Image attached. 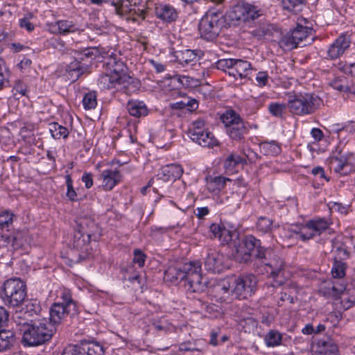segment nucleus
I'll list each match as a JSON object with an SVG mask.
<instances>
[{
    "instance_id": "nucleus-1",
    "label": "nucleus",
    "mask_w": 355,
    "mask_h": 355,
    "mask_svg": "<svg viewBox=\"0 0 355 355\" xmlns=\"http://www.w3.org/2000/svg\"><path fill=\"white\" fill-rule=\"evenodd\" d=\"M271 250L261 245L259 239L253 235L244 236L237 245H234L232 256L239 262L250 261L252 257L258 259H266Z\"/></svg>"
},
{
    "instance_id": "nucleus-2",
    "label": "nucleus",
    "mask_w": 355,
    "mask_h": 355,
    "mask_svg": "<svg viewBox=\"0 0 355 355\" xmlns=\"http://www.w3.org/2000/svg\"><path fill=\"white\" fill-rule=\"evenodd\" d=\"M56 329L44 318H39L24 329L21 341L25 346H38L49 341Z\"/></svg>"
},
{
    "instance_id": "nucleus-3",
    "label": "nucleus",
    "mask_w": 355,
    "mask_h": 355,
    "mask_svg": "<svg viewBox=\"0 0 355 355\" xmlns=\"http://www.w3.org/2000/svg\"><path fill=\"white\" fill-rule=\"evenodd\" d=\"M1 297L5 304L8 306L15 307L21 305L26 301V283L17 277L6 280L1 288Z\"/></svg>"
},
{
    "instance_id": "nucleus-4",
    "label": "nucleus",
    "mask_w": 355,
    "mask_h": 355,
    "mask_svg": "<svg viewBox=\"0 0 355 355\" xmlns=\"http://www.w3.org/2000/svg\"><path fill=\"white\" fill-rule=\"evenodd\" d=\"M16 307L12 313L11 320L21 332L39 318V305L35 301L26 300V302Z\"/></svg>"
},
{
    "instance_id": "nucleus-5",
    "label": "nucleus",
    "mask_w": 355,
    "mask_h": 355,
    "mask_svg": "<svg viewBox=\"0 0 355 355\" xmlns=\"http://www.w3.org/2000/svg\"><path fill=\"white\" fill-rule=\"evenodd\" d=\"M321 99L311 93L300 94L288 101V107L291 112L297 115L313 113L320 105Z\"/></svg>"
},
{
    "instance_id": "nucleus-6",
    "label": "nucleus",
    "mask_w": 355,
    "mask_h": 355,
    "mask_svg": "<svg viewBox=\"0 0 355 355\" xmlns=\"http://www.w3.org/2000/svg\"><path fill=\"white\" fill-rule=\"evenodd\" d=\"M220 119L226 128L227 134L232 139L241 141L248 133L246 123L235 111L227 110L222 114Z\"/></svg>"
},
{
    "instance_id": "nucleus-7",
    "label": "nucleus",
    "mask_w": 355,
    "mask_h": 355,
    "mask_svg": "<svg viewBox=\"0 0 355 355\" xmlns=\"http://www.w3.org/2000/svg\"><path fill=\"white\" fill-rule=\"evenodd\" d=\"M223 12L220 9L209 10L199 23L201 37L207 40L214 39L219 33L220 21L223 19Z\"/></svg>"
},
{
    "instance_id": "nucleus-8",
    "label": "nucleus",
    "mask_w": 355,
    "mask_h": 355,
    "mask_svg": "<svg viewBox=\"0 0 355 355\" xmlns=\"http://www.w3.org/2000/svg\"><path fill=\"white\" fill-rule=\"evenodd\" d=\"M329 166L340 175H347L355 171V155L339 151L329 158Z\"/></svg>"
},
{
    "instance_id": "nucleus-9",
    "label": "nucleus",
    "mask_w": 355,
    "mask_h": 355,
    "mask_svg": "<svg viewBox=\"0 0 355 355\" xmlns=\"http://www.w3.org/2000/svg\"><path fill=\"white\" fill-rule=\"evenodd\" d=\"M189 137L203 147H214L218 145V140L212 133L205 129L203 120H197L192 123L189 130Z\"/></svg>"
},
{
    "instance_id": "nucleus-10",
    "label": "nucleus",
    "mask_w": 355,
    "mask_h": 355,
    "mask_svg": "<svg viewBox=\"0 0 355 355\" xmlns=\"http://www.w3.org/2000/svg\"><path fill=\"white\" fill-rule=\"evenodd\" d=\"M234 288L232 290L235 297L245 299L255 291L257 284V277L253 275L239 276L233 279Z\"/></svg>"
},
{
    "instance_id": "nucleus-11",
    "label": "nucleus",
    "mask_w": 355,
    "mask_h": 355,
    "mask_svg": "<svg viewBox=\"0 0 355 355\" xmlns=\"http://www.w3.org/2000/svg\"><path fill=\"white\" fill-rule=\"evenodd\" d=\"M80 229L74 234L73 247L77 250H83L86 242H89L92 237L96 239L98 227L92 220H84L80 223Z\"/></svg>"
},
{
    "instance_id": "nucleus-12",
    "label": "nucleus",
    "mask_w": 355,
    "mask_h": 355,
    "mask_svg": "<svg viewBox=\"0 0 355 355\" xmlns=\"http://www.w3.org/2000/svg\"><path fill=\"white\" fill-rule=\"evenodd\" d=\"M261 15V10L257 6L249 4H239L232 8L229 14L232 21L247 22L258 18Z\"/></svg>"
},
{
    "instance_id": "nucleus-13",
    "label": "nucleus",
    "mask_w": 355,
    "mask_h": 355,
    "mask_svg": "<svg viewBox=\"0 0 355 355\" xmlns=\"http://www.w3.org/2000/svg\"><path fill=\"white\" fill-rule=\"evenodd\" d=\"M105 63L107 65V72L114 76H117L119 79L123 82V84L130 87L134 83L132 78L126 74L125 64L117 58L115 53L112 52L109 54Z\"/></svg>"
},
{
    "instance_id": "nucleus-14",
    "label": "nucleus",
    "mask_w": 355,
    "mask_h": 355,
    "mask_svg": "<svg viewBox=\"0 0 355 355\" xmlns=\"http://www.w3.org/2000/svg\"><path fill=\"white\" fill-rule=\"evenodd\" d=\"M76 305L69 304L65 306L59 303H54L50 309L49 322L56 329V326L67 320L68 317L76 313Z\"/></svg>"
},
{
    "instance_id": "nucleus-15",
    "label": "nucleus",
    "mask_w": 355,
    "mask_h": 355,
    "mask_svg": "<svg viewBox=\"0 0 355 355\" xmlns=\"http://www.w3.org/2000/svg\"><path fill=\"white\" fill-rule=\"evenodd\" d=\"M227 259L217 251L209 252L204 260L205 270L213 273H220L228 268Z\"/></svg>"
},
{
    "instance_id": "nucleus-16",
    "label": "nucleus",
    "mask_w": 355,
    "mask_h": 355,
    "mask_svg": "<svg viewBox=\"0 0 355 355\" xmlns=\"http://www.w3.org/2000/svg\"><path fill=\"white\" fill-rule=\"evenodd\" d=\"M350 44V36L347 33L341 34L329 46L327 50L328 58L336 60L340 58L349 48Z\"/></svg>"
},
{
    "instance_id": "nucleus-17",
    "label": "nucleus",
    "mask_w": 355,
    "mask_h": 355,
    "mask_svg": "<svg viewBox=\"0 0 355 355\" xmlns=\"http://www.w3.org/2000/svg\"><path fill=\"white\" fill-rule=\"evenodd\" d=\"M98 83L102 89H110L116 88L117 89H125L126 92H130V87L121 82L118 76H114L109 72L101 75L98 80Z\"/></svg>"
},
{
    "instance_id": "nucleus-18",
    "label": "nucleus",
    "mask_w": 355,
    "mask_h": 355,
    "mask_svg": "<svg viewBox=\"0 0 355 355\" xmlns=\"http://www.w3.org/2000/svg\"><path fill=\"white\" fill-rule=\"evenodd\" d=\"M183 168L178 164H168L163 166L157 175V179L164 182L175 181L181 178Z\"/></svg>"
},
{
    "instance_id": "nucleus-19",
    "label": "nucleus",
    "mask_w": 355,
    "mask_h": 355,
    "mask_svg": "<svg viewBox=\"0 0 355 355\" xmlns=\"http://www.w3.org/2000/svg\"><path fill=\"white\" fill-rule=\"evenodd\" d=\"M100 180L102 187L105 191L112 190L121 180V175L117 170L107 169L102 171Z\"/></svg>"
},
{
    "instance_id": "nucleus-20",
    "label": "nucleus",
    "mask_w": 355,
    "mask_h": 355,
    "mask_svg": "<svg viewBox=\"0 0 355 355\" xmlns=\"http://www.w3.org/2000/svg\"><path fill=\"white\" fill-rule=\"evenodd\" d=\"M292 31L294 40L297 42V46L303 43V46L311 44L313 40V28L304 26L301 24H297L296 28Z\"/></svg>"
},
{
    "instance_id": "nucleus-21",
    "label": "nucleus",
    "mask_w": 355,
    "mask_h": 355,
    "mask_svg": "<svg viewBox=\"0 0 355 355\" xmlns=\"http://www.w3.org/2000/svg\"><path fill=\"white\" fill-rule=\"evenodd\" d=\"M207 279L201 275L184 280V286L187 293H202L207 288Z\"/></svg>"
},
{
    "instance_id": "nucleus-22",
    "label": "nucleus",
    "mask_w": 355,
    "mask_h": 355,
    "mask_svg": "<svg viewBox=\"0 0 355 355\" xmlns=\"http://www.w3.org/2000/svg\"><path fill=\"white\" fill-rule=\"evenodd\" d=\"M52 28L55 33L63 35L82 31L78 24L69 19L58 20L52 25Z\"/></svg>"
},
{
    "instance_id": "nucleus-23",
    "label": "nucleus",
    "mask_w": 355,
    "mask_h": 355,
    "mask_svg": "<svg viewBox=\"0 0 355 355\" xmlns=\"http://www.w3.org/2000/svg\"><path fill=\"white\" fill-rule=\"evenodd\" d=\"M155 12L159 19L167 23L175 21L178 17L176 9L173 6L166 4L157 6Z\"/></svg>"
},
{
    "instance_id": "nucleus-24",
    "label": "nucleus",
    "mask_w": 355,
    "mask_h": 355,
    "mask_svg": "<svg viewBox=\"0 0 355 355\" xmlns=\"http://www.w3.org/2000/svg\"><path fill=\"white\" fill-rule=\"evenodd\" d=\"M291 236L299 238L305 241L314 237L309 221L304 225H294L290 228Z\"/></svg>"
},
{
    "instance_id": "nucleus-25",
    "label": "nucleus",
    "mask_w": 355,
    "mask_h": 355,
    "mask_svg": "<svg viewBox=\"0 0 355 355\" xmlns=\"http://www.w3.org/2000/svg\"><path fill=\"white\" fill-rule=\"evenodd\" d=\"M129 114L136 118L145 116L148 114V109L143 101L137 100L129 101L127 103Z\"/></svg>"
},
{
    "instance_id": "nucleus-26",
    "label": "nucleus",
    "mask_w": 355,
    "mask_h": 355,
    "mask_svg": "<svg viewBox=\"0 0 355 355\" xmlns=\"http://www.w3.org/2000/svg\"><path fill=\"white\" fill-rule=\"evenodd\" d=\"M80 355H103L102 346L95 343H82L75 345Z\"/></svg>"
},
{
    "instance_id": "nucleus-27",
    "label": "nucleus",
    "mask_w": 355,
    "mask_h": 355,
    "mask_svg": "<svg viewBox=\"0 0 355 355\" xmlns=\"http://www.w3.org/2000/svg\"><path fill=\"white\" fill-rule=\"evenodd\" d=\"M234 288L233 280H223L215 287V292L222 301H228L231 295H234L232 290Z\"/></svg>"
},
{
    "instance_id": "nucleus-28",
    "label": "nucleus",
    "mask_w": 355,
    "mask_h": 355,
    "mask_svg": "<svg viewBox=\"0 0 355 355\" xmlns=\"http://www.w3.org/2000/svg\"><path fill=\"white\" fill-rule=\"evenodd\" d=\"M16 342L15 334L10 330L0 331V353L12 348Z\"/></svg>"
},
{
    "instance_id": "nucleus-29",
    "label": "nucleus",
    "mask_w": 355,
    "mask_h": 355,
    "mask_svg": "<svg viewBox=\"0 0 355 355\" xmlns=\"http://www.w3.org/2000/svg\"><path fill=\"white\" fill-rule=\"evenodd\" d=\"M202 55V53L201 51L186 49L178 53L177 59L180 64H188L192 62L197 61Z\"/></svg>"
},
{
    "instance_id": "nucleus-30",
    "label": "nucleus",
    "mask_w": 355,
    "mask_h": 355,
    "mask_svg": "<svg viewBox=\"0 0 355 355\" xmlns=\"http://www.w3.org/2000/svg\"><path fill=\"white\" fill-rule=\"evenodd\" d=\"M250 71L251 64L249 62L234 59L232 71L230 72V73H232L235 76V72L241 78H243L249 75Z\"/></svg>"
},
{
    "instance_id": "nucleus-31",
    "label": "nucleus",
    "mask_w": 355,
    "mask_h": 355,
    "mask_svg": "<svg viewBox=\"0 0 355 355\" xmlns=\"http://www.w3.org/2000/svg\"><path fill=\"white\" fill-rule=\"evenodd\" d=\"M332 251L335 252L336 257L334 259L343 261L349 257V252L347 251L346 247L343 243L340 236L336 237L331 241Z\"/></svg>"
},
{
    "instance_id": "nucleus-32",
    "label": "nucleus",
    "mask_w": 355,
    "mask_h": 355,
    "mask_svg": "<svg viewBox=\"0 0 355 355\" xmlns=\"http://www.w3.org/2000/svg\"><path fill=\"white\" fill-rule=\"evenodd\" d=\"M184 275L182 272V268L170 266L164 272V280L172 284H175L180 281L184 282Z\"/></svg>"
},
{
    "instance_id": "nucleus-33",
    "label": "nucleus",
    "mask_w": 355,
    "mask_h": 355,
    "mask_svg": "<svg viewBox=\"0 0 355 355\" xmlns=\"http://www.w3.org/2000/svg\"><path fill=\"white\" fill-rule=\"evenodd\" d=\"M182 272L184 275V280L193 277L196 275H201V264L199 261H189L185 263L182 267Z\"/></svg>"
},
{
    "instance_id": "nucleus-34",
    "label": "nucleus",
    "mask_w": 355,
    "mask_h": 355,
    "mask_svg": "<svg viewBox=\"0 0 355 355\" xmlns=\"http://www.w3.org/2000/svg\"><path fill=\"white\" fill-rule=\"evenodd\" d=\"M309 221L314 236L320 235L324 231L328 229L329 226L328 220L322 218H315Z\"/></svg>"
},
{
    "instance_id": "nucleus-35",
    "label": "nucleus",
    "mask_w": 355,
    "mask_h": 355,
    "mask_svg": "<svg viewBox=\"0 0 355 355\" xmlns=\"http://www.w3.org/2000/svg\"><path fill=\"white\" fill-rule=\"evenodd\" d=\"M240 164H245V159L236 154H230L225 159L224 167L230 173H233L235 168Z\"/></svg>"
},
{
    "instance_id": "nucleus-36",
    "label": "nucleus",
    "mask_w": 355,
    "mask_h": 355,
    "mask_svg": "<svg viewBox=\"0 0 355 355\" xmlns=\"http://www.w3.org/2000/svg\"><path fill=\"white\" fill-rule=\"evenodd\" d=\"M6 245L10 244L14 249H17L23 245L22 234L20 232L13 233L11 236L0 235V241Z\"/></svg>"
},
{
    "instance_id": "nucleus-37",
    "label": "nucleus",
    "mask_w": 355,
    "mask_h": 355,
    "mask_svg": "<svg viewBox=\"0 0 355 355\" xmlns=\"http://www.w3.org/2000/svg\"><path fill=\"white\" fill-rule=\"evenodd\" d=\"M278 44L284 51H291L297 46V42L294 40L292 31L283 35Z\"/></svg>"
},
{
    "instance_id": "nucleus-38",
    "label": "nucleus",
    "mask_w": 355,
    "mask_h": 355,
    "mask_svg": "<svg viewBox=\"0 0 355 355\" xmlns=\"http://www.w3.org/2000/svg\"><path fill=\"white\" fill-rule=\"evenodd\" d=\"M49 131L55 139H66L69 135V130L66 127L55 122L49 124Z\"/></svg>"
},
{
    "instance_id": "nucleus-39",
    "label": "nucleus",
    "mask_w": 355,
    "mask_h": 355,
    "mask_svg": "<svg viewBox=\"0 0 355 355\" xmlns=\"http://www.w3.org/2000/svg\"><path fill=\"white\" fill-rule=\"evenodd\" d=\"M266 265L270 268V274L274 277L279 276L285 266L284 261L278 257L272 258Z\"/></svg>"
},
{
    "instance_id": "nucleus-40",
    "label": "nucleus",
    "mask_w": 355,
    "mask_h": 355,
    "mask_svg": "<svg viewBox=\"0 0 355 355\" xmlns=\"http://www.w3.org/2000/svg\"><path fill=\"white\" fill-rule=\"evenodd\" d=\"M282 334L277 331L270 330L265 337V341L268 347H275L281 344Z\"/></svg>"
},
{
    "instance_id": "nucleus-41",
    "label": "nucleus",
    "mask_w": 355,
    "mask_h": 355,
    "mask_svg": "<svg viewBox=\"0 0 355 355\" xmlns=\"http://www.w3.org/2000/svg\"><path fill=\"white\" fill-rule=\"evenodd\" d=\"M346 263L343 261L334 259V262L331 268V274L333 277L340 279L345 275Z\"/></svg>"
},
{
    "instance_id": "nucleus-42",
    "label": "nucleus",
    "mask_w": 355,
    "mask_h": 355,
    "mask_svg": "<svg viewBox=\"0 0 355 355\" xmlns=\"http://www.w3.org/2000/svg\"><path fill=\"white\" fill-rule=\"evenodd\" d=\"M238 238V233L233 230H229L223 226L218 239L223 244H227L234 239Z\"/></svg>"
},
{
    "instance_id": "nucleus-43",
    "label": "nucleus",
    "mask_w": 355,
    "mask_h": 355,
    "mask_svg": "<svg viewBox=\"0 0 355 355\" xmlns=\"http://www.w3.org/2000/svg\"><path fill=\"white\" fill-rule=\"evenodd\" d=\"M319 354L320 355H339L337 346L331 342H322Z\"/></svg>"
},
{
    "instance_id": "nucleus-44",
    "label": "nucleus",
    "mask_w": 355,
    "mask_h": 355,
    "mask_svg": "<svg viewBox=\"0 0 355 355\" xmlns=\"http://www.w3.org/2000/svg\"><path fill=\"white\" fill-rule=\"evenodd\" d=\"M261 148L268 155H277L281 152V147L275 141L263 142L261 144Z\"/></svg>"
},
{
    "instance_id": "nucleus-45",
    "label": "nucleus",
    "mask_w": 355,
    "mask_h": 355,
    "mask_svg": "<svg viewBox=\"0 0 355 355\" xmlns=\"http://www.w3.org/2000/svg\"><path fill=\"white\" fill-rule=\"evenodd\" d=\"M83 105L85 110L94 109L97 105L96 94L95 92L87 93L83 98Z\"/></svg>"
},
{
    "instance_id": "nucleus-46",
    "label": "nucleus",
    "mask_w": 355,
    "mask_h": 355,
    "mask_svg": "<svg viewBox=\"0 0 355 355\" xmlns=\"http://www.w3.org/2000/svg\"><path fill=\"white\" fill-rule=\"evenodd\" d=\"M227 180L229 181L230 180L222 176L211 178L207 183L208 188L213 191L216 189L220 190L225 187Z\"/></svg>"
},
{
    "instance_id": "nucleus-47",
    "label": "nucleus",
    "mask_w": 355,
    "mask_h": 355,
    "mask_svg": "<svg viewBox=\"0 0 355 355\" xmlns=\"http://www.w3.org/2000/svg\"><path fill=\"white\" fill-rule=\"evenodd\" d=\"M304 0H282V6L285 10L298 12L301 10Z\"/></svg>"
},
{
    "instance_id": "nucleus-48",
    "label": "nucleus",
    "mask_w": 355,
    "mask_h": 355,
    "mask_svg": "<svg viewBox=\"0 0 355 355\" xmlns=\"http://www.w3.org/2000/svg\"><path fill=\"white\" fill-rule=\"evenodd\" d=\"M14 214L8 210H4L0 214V228L8 227L13 221Z\"/></svg>"
},
{
    "instance_id": "nucleus-49",
    "label": "nucleus",
    "mask_w": 355,
    "mask_h": 355,
    "mask_svg": "<svg viewBox=\"0 0 355 355\" xmlns=\"http://www.w3.org/2000/svg\"><path fill=\"white\" fill-rule=\"evenodd\" d=\"M62 302H58L60 304L67 306V304H71L72 305H76L75 302L71 298V294L69 290L66 288L60 289L58 292V295Z\"/></svg>"
},
{
    "instance_id": "nucleus-50",
    "label": "nucleus",
    "mask_w": 355,
    "mask_h": 355,
    "mask_svg": "<svg viewBox=\"0 0 355 355\" xmlns=\"http://www.w3.org/2000/svg\"><path fill=\"white\" fill-rule=\"evenodd\" d=\"M286 105L284 103H272L268 105L270 113L276 117H281L286 111Z\"/></svg>"
},
{
    "instance_id": "nucleus-51",
    "label": "nucleus",
    "mask_w": 355,
    "mask_h": 355,
    "mask_svg": "<svg viewBox=\"0 0 355 355\" xmlns=\"http://www.w3.org/2000/svg\"><path fill=\"white\" fill-rule=\"evenodd\" d=\"M85 67L78 61H74L70 63L68 66L67 71L72 74L74 73L76 78H78L85 71Z\"/></svg>"
},
{
    "instance_id": "nucleus-52",
    "label": "nucleus",
    "mask_w": 355,
    "mask_h": 355,
    "mask_svg": "<svg viewBox=\"0 0 355 355\" xmlns=\"http://www.w3.org/2000/svg\"><path fill=\"white\" fill-rule=\"evenodd\" d=\"M272 222L266 217H260L257 221V229L262 232H268L272 229Z\"/></svg>"
},
{
    "instance_id": "nucleus-53",
    "label": "nucleus",
    "mask_w": 355,
    "mask_h": 355,
    "mask_svg": "<svg viewBox=\"0 0 355 355\" xmlns=\"http://www.w3.org/2000/svg\"><path fill=\"white\" fill-rule=\"evenodd\" d=\"M33 15L31 13H28L24 17L19 19V26L21 28H25L28 32H31L34 30L35 26L31 22V19Z\"/></svg>"
},
{
    "instance_id": "nucleus-54",
    "label": "nucleus",
    "mask_w": 355,
    "mask_h": 355,
    "mask_svg": "<svg viewBox=\"0 0 355 355\" xmlns=\"http://www.w3.org/2000/svg\"><path fill=\"white\" fill-rule=\"evenodd\" d=\"M66 185L67 187V196L71 201H75L76 200L77 193L73 187V181L69 175H66Z\"/></svg>"
},
{
    "instance_id": "nucleus-55",
    "label": "nucleus",
    "mask_w": 355,
    "mask_h": 355,
    "mask_svg": "<svg viewBox=\"0 0 355 355\" xmlns=\"http://www.w3.org/2000/svg\"><path fill=\"white\" fill-rule=\"evenodd\" d=\"M133 263L138 265L139 268H142L144 266L146 256L139 249H135L133 251Z\"/></svg>"
},
{
    "instance_id": "nucleus-56",
    "label": "nucleus",
    "mask_w": 355,
    "mask_h": 355,
    "mask_svg": "<svg viewBox=\"0 0 355 355\" xmlns=\"http://www.w3.org/2000/svg\"><path fill=\"white\" fill-rule=\"evenodd\" d=\"M239 324L241 327L244 329V331H250L253 329L256 325V321L252 317H247L245 318L241 319L239 321Z\"/></svg>"
},
{
    "instance_id": "nucleus-57",
    "label": "nucleus",
    "mask_w": 355,
    "mask_h": 355,
    "mask_svg": "<svg viewBox=\"0 0 355 355\" xmlns=\"http://www.w3.org/2000/svg\"><path fill=\"white\" fill-rule=\"evenodd\" d=\"M234 59H222L219 60L216 62V67L218 69L225 71L226 69H229L232 71L233 64Z\"/></svg>"
},
{
    "instance_id": "nucleus-58",
    "label": "nucleus",
    "mask_w": 355,
    "mask_h": 355,
    "mask_svg": "<svg viewBox=\"0 0 355 355\" xmlns=\"http://www.w3.org/2000/svg\"><path fill=\"white\" fill-rule=\"evenodd\" d=\"M332 87L340 92H345L347 89V83L345 78H336L331 83Z\"/></svg>"
},
{
    "instance_id": "nucleus-59",
    "label": "nucleus",
    "mask_w": 355,
    "mask_h": 355,
    "mask_svg": "<svg viewBox=\"0 0 355 355\" xmlns=\"http://www.w3.org/2000/svg\"><path fill=\"white\" fill-rule=\"evenodd\" d=\"M173 78L185 87H191L194 81L193 78L187 76L175 75Z\"/></svg>"
},
{
    "instance_id": "nucleus-60",
    "label": "nucleus",
    "mask_w": 355,
    "mask_h": 355,
    "mask_svg": "<svg viewBox=\"0 0 355 355\" xmlns=\"http://www.w3.org/2000/svg\"><path fill=\"white\" fill-rule=\"evenodd\" d=\"M103 2H110L115 7L116 12L119 15H122L125 12L123 10L125 0H103Z\"/></svg>"
},
{
    "instance_id": "nucleus-61",
    "label": "nucleus",
    "mask_w": 355,
    "mask_h": 355,
    "mask_svg": "<svg viewBox=\"0 0 355 355\" xmlns=\"http://www.w3.org/2000/svg\"><path fill=\"white\" fill-rule=\"evenodd\" d=\"M5 71L4 62L3 60H0V90L8 83Z\"/></svg>"
},
{
    "instance_id": "nucleus-62",
    "label": "nucleus",
    "mask_w": 355,
    "mask_h": 355,
    "mask_svg": "<svg viewBox=\"0 0 355 355\" xmlns=\"http://www.w3.org/2000/svg\"><path fill=\"white\" fill-rule=\"evenodd\" d=\"M14 90L21 96H27V86L21 80H17L15 83Z\"/></svg>"
},
{
    "instance_id": "nucleus-63",
    "label": "nucleus",
    "mask_w": 355,
    "mask_h": 355,
    "mask_svg": "<svg viewBox=\"0 0 355 355\" xmlns=\"http://www.w3.org/2000/svg\"><path fill=\"white\" fill-rule=\"evenodd\" d=\"M268 76L266 71H259L256 76V80L259 86H265L268 83Z\"/></svg>"
},
{
    "instance_id": "nucleus-64",
    "label": "nucleus",
    "mask_w": 355,
    "mask_h": 355,
    "mask_svg": "<svg viewBox=\"0 0 355 355\" xmlns=\"http://www.w3.org/2000/svg\"><path fill=\"white\" fill-rule=\"evenodd\" d=\"M178 108H182L184 106L190 107L191 109H196L198 107V102L195 99L187 100V102L180 101L177 103Z\"/></svg>"
}]
</instances>
